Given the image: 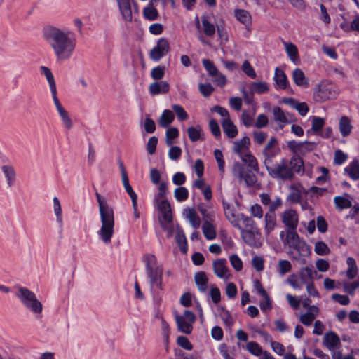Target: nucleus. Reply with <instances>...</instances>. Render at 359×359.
<instances>
[{"label": "nucleus", "mask_w": 359, "mask_h": 359, "mask_svg": "<svg viewBox=\"0 0 359 359\" xmlns=\"http://www.w3.org/2000/svg\"><path fill=\"white\" fill-rule=\"evenodd\" d=\"M43 36L57 60H67L73 55L76 41L72 31L47 26L43 29Z\"/></svg>", "instance_id": "obj_1"}, {"label": "nucleus", "mask_w": 359, "mask_h": 359, "mask_svg": "<svg viewBox=\"0 0 359 359\" xmlns=\"http://www.w3.org/2000/svg\"><path fill=\"white\" fill-rule=\"evenodd\" d=\"M99 205V212L101 220V227L97 231V235L102 241L108 245L111 242L114 233V212L113 208L109 205L106 198L98 192L95 193Z\"/></svg>", "instance_id": "obj_2"}, {"label": "nucleus", "mask_w": 359, "mask_h": 359, "mask_svg": "<svg viewBox=\"0 0 359 359\" xmlns=\"http://www.w3.org/2000/svg\"><path fill=\"white\" fill-rule=\"evenodd\" d=\"M304 163L301 158L292 156L290 160L282 158L277 164L272 163L266 168L269 175L276 179L282 180H291L294 172L303 170Z\"/></svg>", "instance_id": "obj_3"}, {"label": "nucleus", "mask_w": 359, "mask_h": 359, "mask_svg": "<svg viewBox=\"0 0 359 359\" xmlns=\"http://www.w3.org/2000/svg\"><path fill=\"white\" fill-rule=\"evenodd\" d=\"M145 263L146 272L149 278L150 287L161 288L163 267L158 264L157 259L154 255L147 254L143 257Z\"/></svg>", "instance_id": "obj_4"}, {"label": "nucleus", "mask_w": 359, "mask_h": 359, "mask_svg": "<svg viewBox=\"0 0 359 359\" xmlns=\"http://www.w3.org/2000/svg\"><path fill=\"white\" fill-rule=\"evenodd\" d=\"M286 243L292 248L291 253L294 259H299L300 257H306L310 254V247L301 239L297 233H290L286 237Z\"/></svg>", "instance_id": "obj_5"}, {"label": "nucleus", "mask_w": 359, "mask_h": 359, "mask_svg": "<svg viewBox=\"0 0 359 359\" xmlns=\"http://www.w3.org/2000/svg\"><path fill=\"white\" fill-rule=\"evenodd\" d=\"M338 93L335 86L327 81H323L315 88L313 99L317 102H324L337 97Z\"/></svg>", "instance_id": "obj_6"}, {"label": "nucleus", "mask_w": 359, "mask_h": 359, "mask_svg": "<svg viewBox=\"0 0 359 359\" xmlns=\"http://www.w3.org/2000/svg\"><path fill=\"white\" fill-rule=\"evenodd\" d=\"M175 318L180 332L187 334L192 332L193 324L196 321V316L192 311L185 310L182 315L176 314Z\"/></svg>", "instance_id": "obj_7"}, {"label": "nucleus", "mask_w": 359, "mask_h": 359, "mask_svg": "<svg viewBox=\"0 0 359 359\" xmlns=\"http://www.w3.org/2000/svg\"><path fill=\"white\" fill-rule=\"evenodd\" d=\"M280 152L278 147V141L275 137H271L266 146L264 147L262 154L264 156V163L267 168L273 163V159Z\"/></svg>", "instance_id": "obj_8"}, {"label": "nucleus", "mask_w": 359, "mask_h": 359, "mask_svg": "<svg viewBox=\"0 0 359 359\" xmlns=\"http://www.w3.org/2000/svg\"><path fill=\"white\" fill-rule=\"evenodd\" d=\"M282 222L287 226V236L290 233H297L296 229L298 226V215L297 212L292 209L287 210L282 213Z\"/></svg>", "instance_id": "obj_9"}, {"label": "nucleus", "mask_w": 359, "mask_h": 359, "mask_svg": "<svg viewBox=\"0 0 359 359\" xmlns=\"http://www.w3.org/2000/svg\"><path fill=\"white\" fill-rule=\"evenodd\" d=\"M170 51V44L168 39L161 38L158 40L156 46L149 52V57L151 60L158 62Z\"/></svg>", "instance_id": "obj_10"}, {"label": "nucleus", "mask_w": 359, "mask_h": 359, "mask_svg": "<svg viewBox=\"0 0 359 359\" xmlns=\"http://www.w3.org/2000/svg\"><path fill=\"white\" fill-rule=\"evenodd\" d=\"M155 204L161 214L159 217V222L161 227L165 229L167 224L171 223L172 220L170 204L166 199H163L161 202L158 201V203Z\"/></svg>", "instance_id": "obj_11"}, {"label": "nucleus", "mask_w": 359, "mask_h": 359, "mask_svg": "<svg viewBox=\"0 0 359 359\" xmlns=\"http://www.w3.org/2000/svg\"><path fill=\"white\" fill-rule=\"evenodd\" d=\"M273 120L278 123L280 129H283L285 125L295 121L293 116L285 112L280 107L276 106L272 109Z\"/></svg>", "instance_id": "obj_12"}, {"label": "nucleus", "mask_w": 359, "mask_h": 359, "mask_svg": "<svg viewBox=\"0 0 359 359\" xmlns=\"http://www.w3.org/2000/svg\"><path fill=\"white\" fill-rule=\"evenodd\" d=\"M226 260L224 259H218L213 262V270L215 274L219 278L229 280L231 275L226 265Z\"/></svg>", "instance_id": "obj_13"}, {"label": "nucleus", "mask_w": 359, "mask_h": 359, "mask_svg": "<svg viewBox=\"0 0 359 359\" xmlns=\"http://www.w3.org/2000/svg\"><path fill=\"white\" fill-rule=\"evenodd\" d=\"M222 205L226 218L234 227L241 229L239 224L238 215H236L234 208L224 200H222Z\"/></svg>", "instance_id": "obj_14"}, {"label": "nucleus", "mask_w": 359, "mask_h": 359, "mask_svg": "<svg viewBox=\"0 0 359 359\" xmlns=\"http://www.w3.org/2000/svg\"><path fill=\"white\" fill-rule=\"evenodd\" d=\"M15 296L20 299L25 306L37 299L36 294L33 292L23 287H18V291L15 293Z\"/></svg>", "instance_id": "obj_15"}, {"label": "nucleus", "mask_w": 359, "mask_h": 359, "mask_svg": "<svg viewBox=\"0 0 359 359\" xmlns=\"http://www.w3.org/2000/svg\"><path fill=\"white\" fill-rule=\"evenodd\" d=\"M319 309L318 306L313 305L309 306L307 311L299 316V321L305 326H310L315 318L319 314Z\"/></svg>", "instance_id": "obj_16"}, {"label": "nucleus", "mask_w": 359, "mask_h": 359, "mask_svg": "<svg viewBox=\"0 0 359 359\" xmlns=\"http://www.w3.org/2000/svg\"><path fill=\"white\" fill-rule=\"evenodd\" d=\"M1 169L6 179L7 187L11 188L15 184L17 180V174L14 167L11 165H4L1 166Z\"/></svg>", "instance_id": "obj_17"}, {"label": "nucleus", "mask_w": 359, "mask_h": 359, "mask_svg": "<svg viewBox=\"0 0 359 359\" xmlns=\"http://www.w3.org/2000/svg\"><path fill=\"white\" fill-rule=\"evenodd\" d=\"M170 90V85L165 81H156L151 83L149 86V91L151 95L166 94Z\"/></svg>", "instance_id": "obj_18"}, {"label": "nucleus", "mask_w": 359, "mask_h": 359, "mask_svg": "<svg viewBox=\"0 0 359 359\" xmlns=\"http://www.w3.org/2000/svg\"><path fill=\"white\" fill-rule=\"evenodd\" d=\"M118 8L123 18L126 22H132L133 13L130 0L118 1Z\"/></svg>", "instance_id": "obj_19"}, {"label": "nucleus", "mask_w": 359, "mask_h": 359, "mask_svg": "<svg viewBox=\"0 0 359 359\" xmlns=\"http://www.w3.org/2000/svg\"><path fill=\"white\" fill-rule=\"evenodd\" d=\"M250 144V140L248 137H243L240 140L233 142V151L240 156L246 152H248V147Z\"/></svg>", "instance_id": "obj_20"}, {"label": "nucleus", "mask_w": 359, "mask_h": 359, "mask_svg": "<svg viewBox=\"0 0 359 359\" xmlns=\"http://www.w3.org/2000/svg\"><path fill=\"white\" fill-rule=\"evenodd\" d=\"M323 344L328 349L333 350L340 344V339L337 334L330 332L325 334Z\"/></svg>", "instance_id": "obj_21"}, {"label": "nucleus", "mask_w": 359, "mask_h": 359, "mask_svg": "<svg viewBox=\"0 0 359 359\" xmlns=\"http://www.w3.org/2000/svg\"><path fill=\"white\" fill-rule=\"evenodd\" d=\"M222 126L224 132L229 138H234L238 134V130L236 126L231 121L230 118L223 119L222 121Z\"/></svg>", "instance_id": "obj_22"}, {"label": "nucleus", "mask_w": 359, "mask_h": 359, "mask_svg": "<svg viewBox=\"0 0 359 359\" xmlns=\"http://www.w3.org/2000/svg\"><path fill=\"white\" fill-rule=\"evenodd\" d=\"M274 80L280 89H286L289 87V82L285 72L279 69H275Z\"/></svg>", "instance_id": "obj_23"}, {"label": "nucleus", "mask_w": 359, "mask_h": 359, "mask_svg": "<svg viewBox=\"0 0 359 359\" xmlns=\"http://www.w3.org/2000/svg\"><path fill=\"white\" fill-rule=\"evenodd\" d=\"M292 79L296 85L303 88L309 86V81L306 79L304 73L299 68H296L292 72Z\"/></svg>", "instance_id": "obj_24"}, {"label": "nucleus", "mask_w": 359, "mask_h": 359, "mask_svg": "<svg viewBox=\"0 0 359 359\" xmlns=\"http://www.w3.org/2000/svg\"><path fill=\"white\" fill-rule=\"evenodd\" d=\"M194 280H195V283H196L198 289L201 292H204L207 290L208 278H207L205 272H203V271L197 272L194 275Z\"/></svg>", "instance_id": "obj_25"}, {"label": "nucleus", "mask_w": 359, "mask_h": 359, "mask_svg": "<svg viewBox=\"0 0 359 359\" xmlns=\"http://www.w3.org/2000/svg\"><path fill=\"white\" fill-rule=\"evenodd\" d=\"M183 215L189 219L191 225L194 229L199 228L201 225L200 217L197 215L196 212L194 209L187 208L183 211Z\"/></svg>", "instance_id": "obj_26"}, {"label": "nucleus", "mask_w": 359, "mask_h": 359, "mask_svg": "<svg viewBox=\"0 0 359 359\" xmlns=\"http://www.w3.org/2000/svg\"><path fill=\"white\" fill-rule=\"evenodd\" d=\"M315 274L316 271L313 269L312 266L303 267L299 272L300 279L304 284L313 282Z\"/></svg>", "instance_id": "obj_27"}, {"label": "nucleus", "mask_w": 359, "mask_h": 359, "mask_svg": "<svg viewBox=\"0 0 359 359\" xmlns=\"http://www.w3.org/2000/svg\"><path fill=\"white\" fill-rule=\"evenodd\" d=\"M264 231L266 235H269L276 226V217L275 213H266L264 215Z\"/></svg>", "instance_id": "obj_28"}, {"label": "nucleus", "mask_w": 359, "mask_h": 359, "mask_svg": "<svg viewBox=\"0 0 359 359\" xmlns=\"http://www.w3.org/2000/svg\"><path fill=\"white\" fill-rule=\"evenodd\" d=\"M241 233L243 241L250 246L255 247L256 242L255 238V231L257 229H243L241 227Z\"/></svg>", "instance_id": "obj_29"}, {"label": "nucleus", "mask_w": 359, "mask_h": 359, "mask_svg": "<svg viewBox=\"0 0 359 359\" xmlns=\"http://www.w3.org/2000/svg\"><path fill=\"white\" fill-rule=\"evenodd\" d=\"M175 119L174 114L169 109L163 111L158 119V124L162 128H168Z\"/></svg>", "instance_id": "obj_30"}, {"label": "nucleus", "mask_w": 359, "mask_h": 359, "mask_svg": "<svg viewBox=\"0 0 359 359\" xmlns=\"http://www.w3.org/2000/svg\"><path fill=\"white\" fill-rule=\"evenodd\" d=\"M344 171L353 180H359V162L355 159L345 168Z\"/></svg>", "instance_id": "obj_31"}, {"label": "nucleus", "mask_w": 359, "mask_h": 359, "mask_svg": "<svg viewBox=\"0 0 359 359\" xmlns=\"http://www.w3.org/2000/svg\"><path fill=\"white\" fill-rule=\"evenodd\" d=\"M285 51L290 59L294 63L299 61L298 50L297 46L292 43L283 41Z\"/></svg>", "instance_id": "obj_32"}, {"label": "nucleus", "mask_w": 359, "mask_h": 359, "mask_svg": "<svg viewBox=\"0 0 359 359\" xmlns=\"http://www.w3.org/2000/svg\"><path fill=\"white\" fill-rule=\"evenodd\" d=\"M175 240L180 248V250L183 253H186L188 250L187 238L183 230L180 227V226H177V227Z\"/></svg>", "instance_id": "obj_33"}, {"label": "nucleus", "mask_w": 359, "mask_h": 359, "mask_svg": "<svg viewBox=\"0 0 359 359\" xmlns=\"http://www.w3.org/2000/svg\"><path fill=\"white\" fill-rule=\"evenodd\" d=\"M240 157L242 159L243 162L247 164L248 166L252 170L257 172L259 171V166L257 159L249 151L241 155Z\"/></svg>", "instance_id": "obj_34"}, {"label": "nucleus", "mask_w": 359, "mask_h": 359, "mask_svg": "<svg viewBox=\"0 0 359 359\" xmlns=\"http://www.w3.org/2000/svg\"><path fill=\"white\" fill-rule=\"evenodd\" d=\"M346 264L348 266L346 273V276L348 279H353L356 276L358 271L356 262L354 258L349 257L346 259Z\"/></svg>", "instance_id": "obj_35"}, {"label": "nucleus", "mask_w": 359, "mask_h": 359, "mask_svg": "<svg viewBox=\"0 0 359 359\" xmlns=\"http://www.w3.org/2000/svg\"><path fill=\"white\" fill-rule=\"evenodd\" d=\"M250 89L252 93L263 94L269 91V88L265 81L252 82Z\"/></svg>", "instance_id": "obj_36"}, {"label": "nucleus", "mask_w": 359, "mask_h": 359, "mask_svg": "<svg viewBox=\"0 0 359 359\" xmlns=\"http://www.w3.org/2000/svg\"><path fill=\"white\" fill-rule=\"evenodd\" d=\"M41 72L46 76V80L49 84L50 91L57 90L55 78L51 70L45 66L40 67Z\"/></svg>", "instance_id": "obj_37"}, {"label": "nucleus", "mask_w": 359, "mask_h": 359, "mask_svg": "<svg viewBox=\"0 0 359 359\" xmlns=\"http://www.w3.org/2000/svg\"><path fill=\"white\" fill-rule=\"evenodd\" d=\"M235 16L241 23L249 25L251 24V15L250 13L244 9L235 10Z\"/></svg>", "instance_id": "obj_38"}, {"label": "nucleus", "mask_w": 359, "mask_h": 359, "mask_svg": "<svg viewBox=\"0 0 359 359\" xmlns=\"http://www.w3.org/2000/svg\"><path fill=\"white\" fill-rule=\"evenodd\" d=\"M204 236L208 240H212L216 237V231L211 222L205 221L202 226Z\"/></svg>", "instance_id": "obj_39"}, {"label": "nucleus", "mask_w": 359, "mask_h": 359, "mask_svg": "<svg viewBox=\"0 0 359 359\" xmlns=\"http://www.w3.org/2000/svg\"><path fill=\"white\" fill-rule=\"evenodd\" d=\"M339 131L342 136L346 137L350 134L352 126L350 120L346 116H342L339 121Z\"/></svg>", "instance_id": "obj_40"}, {"label": "nucleus", "mask_w": 359, "mask_h": 359, "mask_svg": "<svg viewBox=\"0 0 359 359\" xmlns=\"http://www.w3.org/2000/svg\"><path fill=\"white\" fill-rule=\"evenodd\" d=\"M334 203L337 208L340 210L348 208L351 207L352 203L348 199V195L346 194L345 196H336L334 198Z\"/></svg>", "instance_id": "obj_41"}, {"label": "nucleus", "mask_w": 359, "mask_h": 359, "mask_svg": "<svg viewBox=\"0 0 359 359\" xmlns=\"http://www.w3.org/2000/svg\"><path fill=\"white\" fill-rule=\"evenodd\" d=\"M53 210L54 213L56 216V220L59 224L60 227L62 226L63 224V219H62V213L61 205L59 199L57 197H54L53 199Z\"/></svg>", "instance_id": "obj_42"}, {"label": "nucleus", "mask_w": 359, "mask_h": 359, "mask_svg": "<svg viewBox=\"0 0 359 359\" xmlns=\"http://www.w3.org/2000/svg\"><path fill=\"white\" fill-rule=\"evenodd\" d=\"M187 134L191 142H196L201 137L202 128L200 126H197L196 127H189L187 129Z\"/></svg>", "instance_id": "obj_43"}, {"label": "nucleus", "mask_w": 359, "mask_h": 359, "mask_svg": "<svg viewBox=\"0 0 359 359\" xmlns=\"http://www.w3.org/2000/svg\"><path fill=\"white\" fill-rule=\"evenodd\" d=\"M144 17L149 20H154L157 19L158 13L151 4L145 7L143 10Z\"/></svg>", "instance_id": "obj_44"}, {"label": "nucleus", "mask_w": 359, "mask_h": 359, "mask_svg": "<svg viewBox=\"0 0 359 359\" xmlns=\"http://www.w3.org/2000/svg\"><path fill=\"white\" fill-rule=\"evenodd\" d=\"M179 136V130L177 128H170L166 130L165 142L168 146H172L173 140Z\"/></svg>", "instance_id": "obj_45"}, {"label": "nucleus", "mask_w": 359, "mask_h": 359, "mask_svg": "<svg viewBox=\"0 0 359 359\" xmlns=\"http://www.w3.org/2000/svg\"><path fill=\"white\" fill-rule=\"evenodd\" d=\"M202 25L205 35L212 36L215 34V27L214 25L210 23L205 16L202 17Z\"/></svg>", "instance_id": "obj_46"}, {"label": "nucleus", "mask_w": 359, "mask_h": 359, "mask_svg": "<svg viewBox=\"0 0 359 359\" xmlns=\"http://www.w3.org/2000/svg\"><path fill=\"white\" fill-rule=\"evenodd\" d=\"M246 349L252 355L260 356L262 353V347L255 341H249L246 344Z\"/></svg>", "instance_id": "obj_47"}, {"label": "nucleus", "mask_w": 359, "mask_h": 359, "mask_svg": "<svg viewBox=\"0 0 359 359\" xmlns=\"http://www.w3.org/2000/svg\"><path fill=\"white\" fill-rule=\"evenodd\" d=\"M239 222L241 221L243 225L248 229H257L255 222L248 216L243 214L238 215Z\"/></svg>", "instance_id": "obj_48"}, {"label": "nucleus", "mask_w": 359, "mask_h": 359, "mask_svg": "<svg viewBox=\"0 0 359 359\" xmlns=\"http://www.w3.org/2000/svg\"><path fill=\"white\" fill-rule=\"evenodd\" d=\"M57 112L62 119V121L65 127L67 130H70L73 126V123H72V118H70L68 112L66 111L65 109H64L61 111H59Z\"/></svg>", "instance_id": "obj_49"}, {"label": "nucleus", "mask_w": 359, "mask_h": 359, "mask_svg": "<svg viewBox=\"0 0 359 359\" xmlns=\"http://www.w3.org/2000/svg\"><path fill=\"white\" fill-rule=\"evenodd\" d=\"M174 194L178 201H184L188 198L189 191L186 187H180L175 189Z\"/></svg>", "instance_id": "obj_50"}, {"label": "nucleus", "mask_w": 359, "mask_h": 359, "mask_svg": "<svg viewBox=\"0 0 359 359\" xmlns=\"http://www.w3.org/2000/svg\"><path fill=\"white\" fill-rule=\"evenodd\" d=\"M314 251L318 255H325L330 252L327 244L323 241H318L316 243Z\"/></svg>", "instance_id": "obj_51"}, {"label": "nucleus", "mask_w": 359, "mask_h": 359, "mask_svg": "<svg viewBox=\"0 0 359 359\" xmlns=\"http://www.w3.org/2000/svg\"><path fill=\"white\" fill-rule=\"evenodd\" d=\"M202 63L204 68L208 71L210 76H214L215 74H217V68L212 61L208 59H203Z\"/></svg>", "instance_id": "obj_52"}, {"label": "nucleus", "mask_w": 359, "mask_h": 359, "mask_svg": "<svg viewBox=\"0 0 359 359\" xmlns=\"http://www.w3.org/2000/svg\"><path fill=\"white\" fill-rule=\"evenodd\" d=\"M165 71V66H157L151 69V76L153 79L159 81L164 76Z\"/></svg>", "instance_id": "obj_53"}, {"label": "nucleus", "mask_w": 359, "mask_h": 359, "mask_svg": "<svg viewBox=\"0 0 359 359\" xmlns=\"http://www.w3.org/2000/svg\"><path fill=\"white\" fill-rule=\"evenodd\" d=\"M158 193L154 198V203H158V201L161 198H163L165 196L168 192V184L165 182H161L159 183V186L158 187Z\"/></svg>", "instance_id": "obj_54"}, {"label": "nucleus", "mask_w": 359, "mask_h": 359, "mask_svg": "<svg viewBox=\"0 0 359 359\" xmlns=\"http://www.w3.org/2000/svg\"><path fill=\"white\" fill-rule=\"evenodd\" d=\"M25 307L35 314H41L43 310L42 304L38 299L29 303Z\"/></svg>", "instance_id": "obj_55"}, {"label": "nucleus", "mask_w": 359, "mask_h": 359, "mask_svg": "<svg viewBox=\"0 0 359 359\" xmlns=\"http://www.w3.org/2000/svg\"><path fill=\"white\" fill-rule=\"evenodd\" d=\"M325 125V120L323 118L313 116L312 118V126L311 130L314 133H317L321 130Z\"/></svg>", "instance_id": "obj_56"}, {"label": "nucleus", "mask_w": 359, "mask_h": 359, "mask_svg": "<svg viewBox=\"0 0 359 359\" xmlns=\"http://www.w3.org/2000/svg\"><path fill=\"white\" fill-rule=\"evenodd\" d=\"M172 110L176 114L180 121H185L188 118V114L184 109V108L179 104H173L172 106Z\"/></svg>", "instance_id": "obj_57"}, {"label": "nucleus", "mask_w": 359, "mask_h": 359, "mask_svg": "<svg viewBox=\"0 0 359 359\" xmlns=\"http://www.w3.org/2000/svg\"><path fill=\"white\" fill-rule=\"evenodd\" d=\"M242 70L245 72V74L252 78L255 79L257 76V74L254 69V68L250 65L248 60H245L242 65Z\"/></svg>", "instance_id": "obj_58"}, {"label": "nucleus", "mask_w": 359, "mask_h": 359, "mask_svg": "<svg viewBox=\"0 0 359 359\" xmlns=\"http://www.w3.org/2000/svg\"><path fill=\"white\" fill-rule=\"evenodd\" d=\"M198 89L200 93L204 96V97H208L210 96L212 92L214 91V88L209 83H199L198 85Z\"/></svg>", "instance_id": "obj_59"}, {"label": "nucleus", "mask_w": 359, "mask_h": 359, "mask_svg": "<svg viewBox=\"0 0 359 359\" xmlns=\"http://www.w3.org/2000/svg\"><path fill=\"white\" fill-rule=\"evenodd\" d=\"M214 156L218 165V169L220 172H224V161L223 158V154L219 149H215L214 151Z\"/></svg>", "instance_id": "obj_60"}, {"label": "nucleus", "mask_w": 359, "mask_h": 359, "mask_svg": "<svg viewBox=\"0 0 359 359\" xmlns=\"http://www.w3.org/2000/svg\"><path fill=\"white\" fill-rule=\"evenodd\" d=\"M292 265L287 260H280L278 262V272L281 276L285 275L286 273L291 270Z\"/></svg>", "instance_id": "obj_61"}, {"label": "nucleus", "mask_w": 359, "mask_h": 359, "mask_svg": "<svg viewBox=\"0 0 359 359\" xmlns=\"http://www.w3.org/2000/svg\"><path fill=\"white\" fill-rule=\"evenodd\" d=\"M220 316L226 325L231 327L233 325V320L230 312L224 308H222Z\"/></svg>", "instance_id": "obj_62"}, {"label": "nucleus", "mask_w": 359, "mask_h": 359, "mask_svg": "<svg viewBox=\"0 0 359 359\" xmlns=\"http://www.w3.org/2000/svg\"><path fill=\"white\" fill-rule=\"evenodd\" d=\"M168 156L171 160L177 161L182 154V149L178 146H170Z\"/></svg>", "instance_id": "obj_63"}, {"label": "nucleus", "mask_w": 359, "mask_h": 359, "mask_svg": "<svg viewBox=\"0 0 359 359\" xmlns=\"http://www.w3.org/2000/svg\"><path fill=\"white\" fill-rule=\"evenodd\" d=\"M348 158V155L344 153L341 150L338 149L334 152V163L336 165H341Z\"/></svg>", "instance_id": "obj_64"}]
</instances>
